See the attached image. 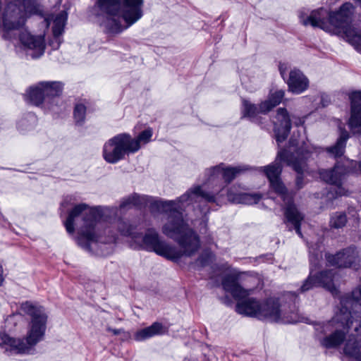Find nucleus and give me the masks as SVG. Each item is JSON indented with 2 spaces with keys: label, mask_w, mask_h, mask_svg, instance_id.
<instances>
[{
  "label": "nucleus",
  "mask_w": 361,
  "mask_h": 361,
  "mask_svg": "<svg viewBox=\"0 0 361 361\" xmlns=\"http://www.w3.org/2000/svg\"><path fill=\"white\" fill-rule=\"evenodd\" d=\"M286 67L284 64H280L279 66V71H280V73L281 75V76L283 78H284V74H285V72H286Z\"/></svg>",
  "instance_id": "4c0bfd02"
},
{
  "label": "nucleus",
  "mask_w": 361,
  "mask_h": 361,
  "mask_svg": "<svg viewBox=\"0 0 361 361\" xmlns=\"http://www.w3.org/2000/svg\"><path fill=\"white\" fill-rule=\"evenodd\" d=\"M2 1L0 0V25L7 30L22 27L28 15L39 13L37 0H22V5L18 0L8 3L2 11Z\"/></svg>",
  "instance_id": "9d476101"
},
{
  "label": "nucleus",
  "mask_w": 361,
  "mask_h": 361,
  "mask_svg": "<svg viewBox=\"0 0 361 361\" xmlns=\"http://www.w3.org/2000/svg\"><path fill=\"white\" fill-rule=\"evenodd\" d=\"M275 119L274 132L276 141L279 144L287 138L291 128V121L286 109L283 108L277 110Z\"/></svg>",
  "instance_id": "aec40b11"
},
{
  "label": "nucleus",
  "mask_w": 361,
  "mask_h": 361,
  "mask_svg": "<svg viewBox=\"0 0 361 361\" xmlns=\"http://www.w3.org/2000/svg\"><path fill=\"white\" fill-rule=\"evenodd\" d=\"M290 147H298L300 145V142L294 139L293 137H291V139L289 141Z\"/></svg>",
  "instance_id": "c9c22d12"
},
{
  "label": "nucleus",
  "mask_w": 361,
  "mask_h": 361,
  "mask_svg": "<svg viewBox=\"0 0 361 361\" xmlns=\"http://www.w3.org/2000/svg\"><path fill=\"white\" fill-rule=\"evenodd\" d=\"M107 330L108 331L111 332L114 335L120 334L123 331V329H115L110 327H109Z\"/></svg>",
  "instance_id": "e433bc0d"
},
{
  "label": "nucleus",
  "mask_w": 361,
  "mask_h": 361,
  "mask_svg": "<svg viewBox=\"0 0 361 361\" xmlns=\"http://www.w3.org/2000/svg\"><path fill=\"white\" fill-rule=\"evenodd\" d=\"M61 0H56V2H57V3H61Z\"/></svg>",
  "instance_id": "c03bdc74"
},
{
  "label": "nucleus",
  "mask_w": 361,
  "mask_h": 361,
  "mask_svg": "<svg viewBox=\"0 0 361 361\" xmlns=\"http://www.w3.org/2000/svg\"><path fill=\"white\" fill-rule=\"evenodd\" d=\"M358 166H359V170H360V173H361V161H360L358 162Z\"/></svg>",
  "instance_id": "a19ab883"
},
{
  "label": "nucleus",
  "mask_w": 361,
  "mask_h": 361,
  "mask_svg": "<svg viewBox=\"0 0 361 361\" xmlns=\"http://www.w3.org/2000/svg\"><path fill=\"white\" fill-rule=\"evenodd\" d=\"M252 170V168L247 164L228 166L223 163L222 178L224 180V183L228 185L238 176L245 174Z\"/></svg>",
  "instance_id": "b1692460"
},
{
  "label": "nucleus",
  "mask_w": 361,
  "mask_h": 361,
  "mask_svg": "<svg viewBox=\"0 0 361 361\" xmlns=\"http://www.w3.org/2000/svg\"><path fill=\"white\" fill-rule=\"evenodd\" d=\"M289 294L291 295H295V293H289Z\"/></svg>",
  "instance_id": "37998d69"
},
{
  "label": "nucleus",
  "mask_w": 361,
  "mask_h": 361,
  "mask_svg": "<svg viewBox=\"0 0 361 361\" xmlns=\"http://www.w3.org/2000/svg\"><path fill=\"white\" fill-rule=\"evenodd\" d=\"M115 208L108 207H90L85 203L75 204L68 212L64 221L66 230L75 238L77 243L83 249L99 255L112 252L113 245L116 240L115 235L103 236L100 228L110 214H116Z\"/></svg>",
  "instance_id": "f03ea898"
},
{
  "label": "nucleus",
  "mask_w": 361,
  "mask_h": 361,
  "mask_svg": "<svg viewBox=\"0 0 361 361\" xmlns=\"http://www.w3.org/2000/svg\"><path fill=\"white\" fill-rule=\"evenodd\" d=\"M46 20H47V23L49 20H50V18L49 17V18L47 17Z\"/></svg>",
  "instance_id": "79ce46f5"
},
{
  "label": "nucleus",
  "mask_w": 361,
  "mask_h": 361,
  "mask_svg": "<svg viewBox=\"0 0 361 361\" xmlns=\"http://www.w3.org/2000/svg\"><path fill=\"white\" fill-rule=\"evenodd\" d=\"M243 189L241 185L234 184L231 187L223 185L218 190L207 191L202 185H195L180 196L179 201L185 202L187 206H189L202 202L219 204L226 197L230 202L235 204H253L261 200L260 194L243 192Z\"/></svg>",
  "instance_id": "423d86ee"
},
{
  "label": "nucleus",
  "mask_w": 361,
  "mask_h": 361,
  "mask_svg": "<svg viewBox=\"0 0 361 361\" xmlns=\"http://www.w3.org/2000/svg\"><path fill=\"white\" fill-rule=\"evenodd\" d=\"M242 104V113L243 117H247L250 119H254L259 114H261L259 111V106L251 103L250 101L247 99H243Z\"/></svg>",
  "instance_id": "7c9ffc66"
},
{
  "label": "nucleus",
  "mask_w": 361,
  "mask_h": 361,
  "mask_svg": "<svg viewBox=\"0 0 361 361\" xmlns=\"http://www.w3.org/2000/svg\"><path fill=\"white\" fill-rule=\"evenodd\" d=\"M86 107L82 104L75 105L73 112L74 119L77 125L82 126L85 119Z\"/></svg>",
  "instance_id": "473e14b6"
},
{
  "label": "nucleus",
  "mask_w": 361,
  "mask_h": 361,
  "mask_svg": "<svg viewBox=\"0 0 361 361\" xmlns=\"http://www.w3.org/2000/svg\"><path fill=\"white\" fill-rule=\"evenodd\" d=\"M211 260V255L207 252L202 253L197 259L195 264L197 267H205Z\"/></svg>",
  "instance_id": "72a5a7b5"
},
{
  "label": "nucleus",
  "mask_w": 361,
  "mask_h": 361,
  "mask_svg": "<svg viewBox=\"0 0 361 361\" xmlns=\"http://www.w3.org/2000/svg\"><path fill=\"white\" fill-rule=\"evenodd\" d=\"M347 222V218L344 213L336 212L333 214L330 219V226L334 228L343 227Z\"/></svg>",
  "instance_id": "2f4dec72"
},
{
  "label": "nucleus",
  "mask_w": 361,
  "mask_h": 361,
  "mask_svg": "<svg viewBox=\"0 0 361 361\" xmlns=\"http://www.w3.org/2000/svg\"><path fill=\"white\" fill-rule=\"evenodd\" d=\"M347 173V169L343 165L336 164L331 170L322 169L319 171L320 178L326 183L334 186L327 193V198L335 199L343 195H348V190L343 186V181Z\"/></svg>",
  "instance_id": "2eb2a0df"
},
{
  "label": "nucleus",
  "mask_w": 361,
  "mask_h": 361,
  "mask_svg": "<svg viewBox=\"0 0 361 361\" xmlns=\"http://www.w3.org/2000/svg\"><path fill=\"white\" fill-rule=\"evenodd\" d=\"M45 98V83L40 82L30 86L25 94V99L37 106H39L44 102Z\"/></svg>",
  "instance_id": "5701e85b"
},
{
  "label": "nucleus",
  "mask_w": 361,
  "mask_h": 361,
  "mask_svg": "<svg viewBox=\"0 0 361 361\" xmlns=\"http://www.w3.org/2000/svg\"><path fill=\"white\" fill-rule=\"evenodd\" d=\"M2 274H3V268H2L1 265H0V286L2 284V282L4 281Z\"/></svg>",
  "instance_id": "ea45409f"
},
{
  "label": "nucleus",
  "mask_w": 361,
  "mask_h": 361,
  "mask_svg": "<svg viewBox=\"0 0 361 361\" xmlns=\"http://www.w3.org/2000/svg\"><path fill=\"white\" fill-rule=\"evenodd\" d=\"M306 148L307 147L305 148L302 147V149H299L297 155L298 157L301 156V157L297 158L293 154L289 153L288 150L282 149L278 152L274 162L260 168V171H263L268 178L271 188L281 197L284 202L285 224L290 230L294 228L300 236H302L300 225L304 216L293 203V195L287 192L285 186L279 179V175L282 170L281 163L283 162L291 166L298 173L296 185L298 188H302V174L306 166L304 159L308 158V154L310 153V151Z\"/></svg>",
  "instance_id": "7ed1b4c3"
},
{
  "label": "nucleus",
  "mask_w": 361,
  "mask_h": 361,
  "mask_svg": "<svg viewBox=\"0 0 361 361\" xmlns=\"http://www.w3.org/2000/svg\"><path fill=\"white\" fill-rule=\"evenodd\" d=\"M343 315L344 319H346L345 324L349 326V316L352 319H356L361 316V285L355 288L351 293V295H344L340 299V307L338 311L335 313L334 321H341L340 318Z\"/></svg>",
  "instance_id": "4468645a"
},
{
  "label": "nucleus",
  "mask_w": 361,
  "mask_h": 361,
  "mask_svg": "<svg viewBox=\"0 0 361 361\" xmlns=\"http://www.w3.org/2000/svg\"><path fill=\"white\" fill-rule=\"evenodd\" d=\"M258 319L261 320H267L273 322H291L288 319L286 313L282 309L279 302L276 299L270 298L261 302L259 312H258Z\"/></svg>",
  "instance_id": "f3484780"
},
{
  "label": "nucleus",
  "mask_w": 361,
  "mask_h": 361,
  "mask_svg": "<svg viewBox=\"0 0 361 361\" xmlns=\"http://www.w3.org/2000/svg\"><path fill=\"white\" fill-rule=\"evenodd\" d=\"M350 117L348 126L353 134L361 135V92L355 91L350 94Z\"/></svg>",
  "instance_id": "a211bd4d"
},
{
  "label": "nucleus",
  "mask_w": 361,
  "mask_h": 361,
  "mask_svg": "<svg viewBox=\"0 0 361 361\" xmlns=\"http://www.w3.org/2000/svg\"><path fill=\"white\" fill-rule=\"evenodd\" d=\"M164 333V328L161 323L154 322L151 326L138 330L134 334V338L137 341H143L157 335Z\"/></svg>",
  "instance_id": "a878e982"
},
{
  "label": "nucleus",
  "mask_w": 361,
  "mask_h": 361,
  "mask_svg": "<svg viewBox=\"0 0 361 361\" xmlns=\"http://www.w3.org/2000/svg\"><path fill=\"white\" fill-rule=\"evenodd\" d=\"M358 1L361 2V0H358Z\"/></svg>",
  "instance_id": "de8ad7c7"
},
{
  "label": "nucleus",
  "mask_w": 361,
  "mask_h": 361,
  "mask_svg": "<svg viewBox=\"0 0 361 361\" xmlns=\"http://www.w3.org/2000/svg\"><path fill=\"white\" fill-rule=\"evenodd\" d=\"M329 102H330V99H329V97L328 95H326L325 94H322L321 95V103L323 106H327L328 104L329 103Z\"/></svg>",
  "instance_id": "f704fd0d"
},
{
  "label": "nucleus",
  "mask_w": 361,
  "mask_h": 361,
  "mask_svg": "<svg viewBox=\"0 0 361 361\" xmlns=\"http://www.w3.org/2000/svg\"><path fill=\"white\" fill-rule=\"evenodd\" d=\"M326 259L330 265L356 269L361 262V252L355 247L350 246L336 255H326Z\"/></svg>",
  "instance_id": "dca6fc26"
},
{
  "label": "nucleus",
  "mask_w": 361,
  "mask_h": 361,
  "mask_svg": "<svg viewBox=\"0 0 361 361\" xmlns=\"http://www.w3.org/2000/svg\"><path fill=\"white\" fill-rule=\"evenodd\" d=\"M63 85L61 82H47V105H57L60 102V96L62 94Z\"/></svg>",
  "instance_id": "bb28decb"
},
{
  "label": "nucleus",
  "mask_w": 361,
  "mask_h": 361,
  "mask_svg": "<svg viewBox=\"0 0 361 361\" xmlns=\"http://www.w3.org/2000/svg\"><path fill=\"white\" fill-rule=\"evenodd\" d=\"M348 138V133L345 130H342L335 145L326 147V151L336 158L341 157L344 154L346 142Z\"/></svg>",
  "instance_id": "c85d7f7f"
},
{
  "label": "nucleus",
  "mask_w": 361,
  "mask_h": 361,
  "mask_svg": "<svg viewBox=\"0 0 361 361\" xmlns=\"http://www.w3.org/2000/svg\"><path fill=\"white\" fill-rule=\"evenodd\" d=\"M294 123L297 126H302L304 123V120L302 118H298Z\"/></svg>",
  "instance_id": "58836bf2"
},
{
  "label": "nucleus",
  "mask_w": 361,
  "mask_h": 361,
  "mask_svg": "<svg viewBox=\"0 0 361 361\" xmlns=\"http://www.w3.org/2000/svg\"><path fill=\"white\" fill-rule=\"evenodd\" d=\"M287 85L289 91L298 94L308 88L309 80L300 70L293 69L289 73Z\"/></svg>",
  "instance_id": "4be33fe9"
},
{
  "label": "nucleus",
  "mask_w": 361,
  "mask_h": 361,
  "mask_svg": "<svg viewBox=\"0 0 361 361\" xmlns=\"http://www.w3.org/2000/svg\"><path fill=\"white\" fill-rule=\"evenodd\" d=\"M152 135L151 128L142 130L135 137L126 133L117 134L104 142L102 157L106 162L115 164L124 159L126 155L137 153L142 145L151 141Z\"/></svg>",
  "instance_id": "6e6552de"
},
{
  "label": "nucleus",
  "mask_w": 361,
  "mask_h": 361,
  "mask_svg": "<svg viewBox=\"0 0 361 361\" xmlns=\"http://www.w3.org/2000/svg\"><path fill=\"white\" fill-rule=\"evenodd\" d=\"M222 166L223 163L216 166L207 168L204 171V176L206 181L209 184H214L216 181L219 180L220 177H222Z\"/></svg>",
  "instance_id": "c756f323"
},
{
  "label": "nucleus",
  "mask_w": 361,
  "mask_h": 361,
  "mask_svg": "<svg viewBox=\"0 0 361 361\" xmlns=\"http://www.w3.org/2000/svg\"><path fill=\"white\" fill-rule=\"evenodd\" d=\"M107 232H109V231H107V230H105V231H104V233H107Z\"/></svg>",
  "instance_id": "49530a36"
},
{
  "label": "nucleus",
  "mask_w": 361,
  "mask_h": 361,
  "mask_svg": "<svg viewBox=\"0 0 361 361\" xmlns=\"http://www.w3.org/2000/svg\"><path fill=\"white\" fill-rule=\"evenodd\" d=\"M343 350L345 355L361 361V338H356L354 334L349 335Z\"/></svg>",
  "instance_id": "393cba45"
},
{
  "label": "nucleus",
  "mask_w": 361,
  "mask_h": 361,
  "mask_svg": "<svg viewBox=\"0 0 361 361\" xmlns=\"http://www.w3.org/2000/svg\"><path fill=\"white\" fill-rule=\"evenodd\" d=\"M23 45L30 51L27 53L32 59H37L44 53V39L42 36H35L27 32H23L20 37Z\"/></svg>",
  "instance_id": "412c9836"
},
{
  "label": "nucleus",
  "mask_w": 361,
  "mask_h": 361,
  "mask_svg": "<svg viewBox=\"0 0 361 361\" xmlns=\"http://www.w3.org/2000/svg\"><path fill=\"white\" fill-rule=\"evenodd\" d=\"M68 19L66 11H61L51 16L52 39L49 41V45L52 49H57L61 43V37Z\"/></svg>",
  "instance_id": "6ab92c4d"
},
{
  "label": "nucleus",
  "mask_w": 361,
  "mask_h": 361,
  "mask_svg": "<svg viewBox=\"0 0 361 361\" xmlns=\"http://www.w3.org/2000/svg\"><path fill=\"white\" fill-rule=\"evenodd\" d=\"M222 286L237 300L235 310L238 313L258 319L257 314L259 312L261 302L249 297L251 290L243 288L233 275L225 276L222 281Z\"/></svg>",
  "instance_id": "9b49d317"
},
{
  "label": "nucleus",
  "mask_w": 361,
  "mask_h": 361,
  "mask_svg": "<svg viewBox=\"0 0 361 361\" xmlns=\"http://www.w3.org/2000/svg\"><path fill=\"white\" fill-rule=\"evenodd\" d=\"M354 10L350 3L343 4L338 11L332 13L321 8L312 11L307 18L302 20V23L305 25L319 27L335 35H342L348 43L358 49L361 45V30L348 26Z\"/></svg>",
  "instance_id": "39448f33"
},
{
  "label": "nucleus",
  "mask_w": 361,
  "mask_h": 361,
  "mask_svg": "<svg viewBox=\"0 0 361 361\" xmlns=\"http://www.w3.org/2000/svg\"><path fill=\"white\" fill-rule=\"evenodd\" d=\"M322 243L309 245L310 273L300 288V293L306 292L314 287L321 286L328 290L333 295L338 294V290L335 284L336 274L333 270L324 271L318 274L314 271L319 268L322 259Z\"/></svg>",
  "instance_id": "1a4fd4ad"
},
{
  "label": "nucleus",
  "mask_w": 361,
  "mask_h": 361,
  "mask_svg": "<svg viewBox=\"0 0 361 361\" xmlns=\"http://www.w3.org/2000/svg\"><path fill=\"white\" fill-rule=\"evenodd\" d=\"M284 97V91L282 90L271 92L268 98L262 102L259 105V111L261 114H267L273 108L279 104Z\"/></svg>",
  "instance_id": "cd10ccee"
},
{
  "label": "nucleus",
  "mask_w": 361,
  "mask_h": 361,
  "mask_svg": "<svg viewBox=\"0 0 361 361\" xmlns=\"http://www.w3.org/2000/svg\"><path fill=\"white\" fill-rule=\"evenodd\" d=\"M22 309L30 317L25 342L23 339L13 338L4 332L0 333V346L10 353H28L43 338L45 331V319L42 309L28 302L23 304Z\"/></svg>",
  "instance_id": "0eeeda50"
},
{
  "label": "nucleus",
  "mask_w": 361,
  "mask_h": 361,
  "mask_svg": "<svg viewBox=\"0 0 361 361\" xmlns=\"http://www.w3.org/2000/svg\"><path fill=\"white\" fill-rule=\"evenodd\" d=\"M148 207L152 214L157 212H168L175 207L174 200H157L147 195H140L137 193L130 195L121 199L119 205L121 210H128L133 207L142 208Z\"/></svg>",
  "instance_id": "ddd939ff"
},
{
  "label": "nucleus",
  "mask_w": 361,
  "mask_h": 361,
  "mask_svg": "<svg viewBox=\"0 0 361 361\" xmlns=\"http://www.w3.org/2000/svg\"><path fill=\"white\" fill-rule=\"evenodd\" d=\"M175 200V207L168 212H157L166 214V220L162 226V233L173 239L178 247L162 240L155 228L146 230L144 235L138 232L137 226L119 219L117 227L119 232L130 236L135 243L148 251L154 252L169 260L178 262L182 257H191L200 248V240L197 233L192 229L183 218V211L187 206L185 202Z\"/></svg>",
  "instance_id": "f257e3e1"
},
{
  "label": "nucleus",
  "mask_w": 361,
  "mask_h": 361,
  "mask_svg": "<svg viewBox=\"0 0 361 361\" xmlns=\"http://www.w3.org/2000/svg\"><path fill=\"white\" fill-rule=\"evenodd\" d=\"M334 318L335 316L329 322V325L332 326H325L326 329L331 330V329H334V331L320 340V344L322 347L328 349L337 348L344 342L349 329H354L357 336H361V316L360 319H357L358 317L356 319H352L349 316V326L345 324L346 319H344L343 315L340 317L343 323L341 321H334Z\"/></svg>",
  "instance_id": "f8f14e48"
},
{
  "label": "nucleus",
  "mask_w": 361,
  "mask_h": 361,
  "mask_svg": "<svg viewBox=\"0 0 361 361\" xmlns=\"http://www.w3.org/2000/svg\"><path fill=\"white\" fill-rule=\"evenodd\" d=\"M143 3V0H97L94 10L106 32L119 34L142 18Z\"/></svg>",
  "instance_id": "20e7f679"
},
{
  "label": "nucleus",
  "mask_w": 361,
  "mask_h": 361,
  "mask_svg": "<svg viewBox=\"0 0 361 361\" xmlns=\"http://www.w3.org/2000/svg\"><path fill=\"white\" fill-rule=\"evenodd\" d=\"M357 50L361 51V45H360V47H358Z\"/></svg>",
  "instance_id": "a18cd8bd"
}]
</instances>
